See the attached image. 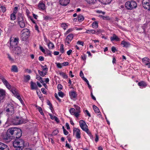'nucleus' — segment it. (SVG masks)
Masks as SVG:
<instances>
[{"mask_svg":"<svg viewBox=\"0 0 150 150\" xmlns=\"http://www.w3.org/2000/svg\"><path fill=\"white\" fill-rule=\"evenodd\" d=\"M7 133L14 139L19 138L22 135L21 130L15 127L9 128L7 130Z\"/></svg>","mask_w":150,"mask_h":150,"instance_id":"nucleus-1","label":"nucleus"},{"mask_svg":"<svg viewBox=\"0 0 150 150\" xmlns=\"http://www.w3.org/2000/svg\"><path fill=\"white\" fill-rule=\"evenodd\" d=\"M19 41V38H14L13 37H11L10 39V49L11 50L13 51L14 48L16 47Z\"/></svg>","mask_w":150,"mask_h":150,"instance_id":"nucleus-2","label":"nucleus"},{"mask_svg":"<svg viewBox=\"0 0 150 150\" xmlns=\"http://www.w3.org/2000/svg\"><path fill=\"white\" fill-rule=\"evenodd\" d=\"M13 146L16 148V150H22L24 146V142L21 139L15 140L13 143Z\"/></svg>","mask_w":150,"mask_h":150,"instance_id":"nucleus-3","label":"nucleus"},{"mask_svg":"<svg viewBox=\"0 0 150 150\" xmlns=\"http://www.w3.org/2000/svg\"><path fill=\"white\" fill-rule=\"evenodd\" d=\"M6 115L8 117L12 115L14 113V107L11 104H9L5 109Z\"/></svg>","mask_w":150,"mask_h":150,"instance_id":"nucleus-4","label":"nucleus"},{"mask_svg":"<svg viewBox=\"0 0 150 150\" xmlns=\"http://www.w3.org/2000/svg\"><path fill=\"white\" fill-rule=\"evenodd\" d=\"M125 5L127 9L130 10L135 8L137 6V3L135 1L132 0L127 1L125 3Z\"/></svg>","mask_w":150,"mask_h":150,"instance_id":"nucleus-5","label":"nucleus"},{"mask_svg":"<svg viewBox=\"0 0 150 150\" xmlns=\"http://www.w3.org/2000/svg\"><path fill=\"white\" fill-rule=\"evenodd\" d=\"M29 30L27 28L24 29L21 31V39L22 41H26L29 36Z\"/></svg>","mask_w":150,"mask_h":150,"instance_id":"nucleus-6","label":"nucleus"},{"mask_svg":"<svg viewBox=\"0 0 150 150\" xmlns=\"http://www.w3.org/2000/svg\"><path fill=\"white\" fill-rule=\"evenodd\" d=\"M18 23L21 28H24L25 27V23L23 16L21 14L18 15Z\"/></svg>","mask_w":150,"mask_h":150,"instance_id":"nucleus-7","label":"nucleus"},{"mask_svg":"<svg viewBox=\"0 0 150 150\" xmlns=\"http://www.w3.org/2000/svg\"><path fill=\"white\" fill-rule=\"evenodd\" d=\"M13 123L14 125H19L23 122V119L21 117H16L11 120Z\"/></svg>","mask_w":150,"mask_h":150,"instance_id":"nucleus-8","label":"nucleus"},{"mask_svg":"<svg viewBox=\"0 0 150 150\" xmlns=\"http://www.w3.org/2000/svg\"><path fill=\"white\" fill-rule=\"evenodd\" d=\"M0 79L1 80L5 86L8 89L10 90L12 88L10 84L4 78V76L2 75H0Z\"/></svg>","mask_w":150,"mask_h":150,"instance_id":"nucleus-9","label":"nucleus"},{"mask_svg":"<svg viewBox=\"0 0 150 150\" xmlns=\"http://www.w3.org/2000/svg\"><path fill=\"white\" fill-rule=\"evenodd\" d=\"M79 124L81 129L85 132L88 131L87 126L85 122L83 120H81L79 121Z\"/></svg>","mask_w":150,"mask_h":150,"instance_id":"nucleus-10","label":"nucleus"},{"mask_svg":"<svg viewBox=\"0 0 150 150\" xmlns=\"http://www.w3.org/2000/svg\"><path fill=\"white\" fill-rule=\"evenodd\" d=\"M73 135H75L77 139L81 138V132L79 129L74 128L73 129Z\"/></svg>","mask_w":150,"mask_h":150,"instance_id":"nucleus-11","label":"nucleus"},{"mask_svg":"<svg viewBox=\"0 0 150 150\" xmlns=\"http://www.w3.org/2000/svg\"><path fill=\"white\" fill-rule=\"evenodd\" d=\"M14 138L12 137L11 136L9 135L7 133L6 135L3 138L4 141L6 143H8L10 142Z\"/></svg>","mask_w":150,"mask_h":150,"instance_id":"nucleus-12","label":"nucleus"},{"mask_svg":"<svg viewBox=\"0 0 150 150\" xmlns=\"http://www.w3.org/2000/svg\"><path fill=\"white\" fill-rule=\"evenodd\" d=\"M142 4L143 7L148 10H149V0H143Z\"/></svg>","mask_w":150,"mask_h":150,"instance_id":"nucleus-13","label":"nucleus"},{"mask_svg":"<svg viewBox=\"0 0 150 150\" xmlns=\"http://www.w3.org/2000/svg\"><path fill=\"white\" fill-rule=\"evenodd\" d=\"M74 36L73 34H70L68 35L66 38L65 43L66 45L69 44L73 39Z\"/></svg>","mask_w":150,"mask_h":150,"instance_id":"nucleus-14","label":"nucleus"},{"mask_svg":"<svg viewBox=\"0 0 150 150\" xmlns=\"http://www.w3.org/2000/svg\"><path fill=\"white\" fill-rule=\"evenodd\" d=\"M74 106L75 110H76V113L75 114V117L77 118H78L80 115V113L81 112V108L78 106L76 105H74Z\"/></svg>","mask_w":150,"mask_h":150,"instance_id":"nucleus-15","label":"nucleus"},{"mask_svg":"<svg viewBox=\"0 0 150 150\" xmlns=\"http://www.w3.org/2000/svg\"><path fill=\"white\" fill-rule=\"evenodd\" d=\"M15 53L18 55H20L22 53V50L19 47H16L14 48V50Z\"/></svg>","mask_w":150,"mask_h":150,"instance_id":"nucleus-16","label":"nucleus"},{"mask_svg":"<svg viewBox=\"0 0 150 150\" xmlns=\"http://www.w3.org/2000/svg\"><path fill=\"white\" fill-rule=\"evenodd\" d=\"M0 150H9V148L7 145L0 142Z\"/></svg>","mask_w":150,"mask_h":150,"instance_id":"nucleus-17","label":"nucleus"},{"mask_svg":"<svg viewBox=\"0 0 150 150\" xmlns=\"http://www.w3.org/2000/svg\"><path fill=\"white\" fill-rule=\"evenodd\" d=\"M9 90L16 97L19 94L17 90L14 87H12Z\"/></svg>","mask_w":150,"mask_h":150,"instance_id":"nucleus-18","label":"nucleus"},{"mask_svg":"<svg viewBox=\"0 0 150 150\" xmlns=\"http://www.w3.org/2000/svg\"><path fill=\"white\" fill-rule=\"evenodd\" d=\"M38 7L40 10H44L45 9V4L43 2L40 1L38 5Z\"/></svg>","mask_w":150,"mask_h":150,"instance_id":"nucleus-19","label":"nucleus"},{"mask_svg":"<svg viewBox=\"0 0 150 150\" xmlns=\"http://www.w3.org/2000/svg\"><path fill=\"white\" fill-rule=\"evenodd\" d=\"M6 92L5 90L2 89H0V99L2 100L5 96Z\"/></svg>","mask_w":150,"mask_h":150,"instance_id":"nucleus-20","label":"nucleus"},{"mask_svg":"<svg viewBox=\"0 0 150 150\" xmlns=\"http://www.w3.org/2000/svg\"><path fill=\"white\" fill-rule=\"evenodd\" d=\"M70 1V0H60L59 3L63 6H66L69 3Z\"/></svg>","mask_w":150,"mask_h":150,"instance_id":"nucleus-21","label":"nucleus"},{"mask_svg":"<svg viewBox=\"0 0 150 150\" xmlns=\"http://www.w3.org/2000/svg\"><path fill=\"white\" fill-rule=\"evenodd\" d=\"M110 40L111 41H119L120 39L115 34H114L112 35V36L110 37Z\"/></svg>","mask_w":150,"mask_h":150,"instance_id":"nucleus-22","label":"nucleus"},{"mask_svg":"<svg viewBox=\"0 0 150 150\" xmlns=\"http://www.w3.org/2000/svg\"><path fill=\"white\" fill-rule=\"evenodd\" d=\"M93 107L95 112L97 113L98 115H100V112L98 108L94 105H93Z\"/></svg>","mask_w":150,"mask_h":150,"instance_id":"nucleus-23","label":"nucleus"},{"mask_svg":"<svg viewBox=\"0 0 150 150\" xmlns=\"http://www.w3.org/2000/svg\"><path fill=\"white\" fill-rule=\"evenodd\" d=\"M149 59L147 57H145L143 58L142 59V62L145 64L146 65H147V64H148L150 61Z\"/></svg>","mask_w":150,"mask_h":150,"instance_id":"nucleus-24","label":"nucleus"},{"mask_svg":"<svg viewBox=\"0 0 150 150\" xmlns=\"http://www.w3.org/2000/svg\"><path fill=\"white\" fill-rule=\"evenodd\" d=\"M30 87L32 90L36 89L37 87L36 84L32 81L30 82Z\"/></svg>","mask_w":150,"mask_h":150,"instance_id":"nucleus-25","label":"nucleus"},{"mask_svg":"<svg viewBox=\"0 0 150 150\" xmlns=\"http://www.w3.org/2000/svg\"><path fill=\"white\" fill-rule=\"evenodd\" d=\"M138 85L141 87H145L146 86V84L144 81H142L139 82Z\"/></svg>","mask_w":150,"mask_h":150,"instance_id":"nucleus-26","label":"nucleus"},{"mask_svg":"<svg viewBox=\"0 0 150 150\" xmlns=\"http://www.w3.org/2000/svg\"><path fill=\"white\" fill-rule=\"evenodd\" d=\"M121 44L123 45V47H128L130 45L129 42L124 40L122 42Z\"/></svg>","mask_w":150,"mask_h":150,"instance_id":"nucleus-27","label":"nucleus"},{"mask_svg":"<svg viewBox=\"0 0 150 150\" xmlns=\"http://www.w3.org/2000/svg\"><path fill=\"white\" fill-rule=\"evenodd\" d=\"M11 71L13 72H17L18 70L17 67L15 65H13L11 67Z\"/></svg>","mask_w":150,"mask_h":150,"instance_id":"nucleus-28","label":"nucleus"},{"mask_svg":"<svg viewBox=\"0 0 150 150\" xmlns=\"http://www.w3.org/2000/svg\"><path fill=\"white\" fill-rule=\"evenodd\" d=\"M47 46L48 48L50 49H53L54 48V46L53 44L50 41L47 44Z\"/></svg>","mask_w":150,"mask_h":150,"instance_id":"nucleus-29","label":"nucleus"},{"mask_svg":"<svg viewBox=\"0 0 150 150\" xmlns=\"http://www.w3.org/2000/svg\"><path fill=\"white\" fill-rule=\"evenodd\" d=\"M69 95L71 98H75L76 96L77 95L75 91H71L69 93Z\"/></svg>","mask_w":150,"mask_h":150,"instance_id":"nucleus-30","label":"nucleus"},{"mask_svg":"<svg viewBox=\"0 0 150 150\" xmlns=\"http://www.w3.org/2000/svg\"><path fill=\"white\" fill-rule=\"evenodd\" d=\"M69 112L72 115H74L75 117V114L76 112H75V108H71L69 110Z\"/></svg>","mask_w":150,"mask_h":150,"instance_id":"nucleus-31","label":"nucleus"},{"mask_svg":"<svg viewBox=\"0 0 150 150\" xmlns=\"http://www.w3.org/2000/svg\"><path fill=\"white\" fill-rule=\"evenodd\" d=\"M92 27L93 28H96L98 26V23L97 21H94L92 24Z\"/></svg>","mask_w":150,"mask_h":150,"instance_id":"nucleus-32","label":"nucleus"},{"mask_svg":"<svg viewBox=\"0 0 150 150\" xmlns=\"http://www.w3.org/2000/svg\"><path fill=\"white\" fill-rule=\"evenodd\" d=\"M59 74L64 79H67L68 78L67 75L63 72L61 71L59 72Z\"/></svg>","mask_w":150,"mask_h":150,"instance_id":"nucleus-33","label":"nucleus"},{"mask_svg":"<svg viewBox=\"0 0 150 150\" xmlns=\"http://www.w3.org/2000/svg\"><path fill=\"white\" fill-rule=\"evenodd\" d=\"M36 79L39 80L41 83H44L42 78L38 74L36 75Z\"/></svg>","mask_w":150,"mask_h":150,"instance_id":"nucleus-34","label":"nucleus"},{"mask_svg":"<svg viewBox=\"0 0 150 150\" xmlns=\"http://www.w3.org/2000/svg\"><path fill=\"white\" fill-rule=\"evenodd\" d=\"M38 71L39 74L40 76H44L46 75L47 72H43V71H41L40 70H38Z\"/></svg>","mask_w":150,"mask_h":150,"instance_id":"nucleus-35","label":"nucleus"},{"mask_svg":"<svg viewBox=\"0 0 150 150\" xmlns=\"http://www.w3.org/2000/svg\"><path fill=\"white\" fill-rule=\"evenodd\" d=\"M78 20L79 22H81L83 21L84 19L83 16L81 15H79L78 16Z\"/></svg>","mask_w":150,"mask_h":150,"instance_id":"nucleus-36","label":"nucleus"},{"mask_svg":"<svg viewBox=\"0 0 150 150\" xmlns=\"http://www.w3.org/2000/svg\"><path fill=\"white\" fill-rule=\"evenodd\" d=\"M86 33H87L90 34H94L95 33V30H87L86 31Z\"/></svg>","mask_w":150,"mask_h":150,"instance_id":"nucleus-37","label":"nucleus"},{"mask_svg":"<svg viewBox=\"0 0 150 150\" xmlns=\"http://www.w3.org/2000/svg\"><path fill=\"white\" fill-rule=\"evenodd\" d=\"M87 2L89 4H95L97 1V0H86Z\"/></svg>","mask_w":150,"mask_h":150,"instance_id":"nucleus-38","label":"nucleus"},{"mask_svg":"<svg viewBox=\"0 0 150 150\" xmlns=\"http://www.w3.org/2000/svg\"><path fill=\"white\" fill-rule=\"evenodd\" d=\"M15 14L12 13L10 16L11 19L12 20H14L16 19V16Z\"/></svg>","mask_w":150,"mask_h":150,"instance_id":"nucleus-39","label":"nucleus"},{"mask_svg":"<svg viewBox=\"0 0 150 150\" xmlns=\"http://www.w3.org/2000/svg\"><path fill=\"white\" fill-rule=\"evenodd\" d=\"M41 68L42 69V70L43 71H46L45 72H47L48 70V68H47L46 65H45V66L43 65H41Z\"/></svg>","mask_w":150,"mask_h":150,"instance_id":"nucleus-40","label":"nucleus"},{"mask_svg":"<svg viewBox=\"0 0 150 150\" xmlns=\"http://www.w3.org/2000/svg\"><path fill=\"white\" fill-rule=\"evenodd\" d=\"M38 109L41 114L43 115L44 113L43 112L42 108L40 107H38Z\"/></svg>","mask_w":150,"mask_h":150,"instance_id":"nucleus-41","label":"nucleus"},{"mask_svg":"<svg viewBox=\"0 0 150 150\" xmlns=\"http://www.w3.org/2000/svg\"><path fill=\"white\" fill-rule=\"evenodd\" d=\"M60 52L62 53L64 52V45L63 44H62L60 46Z\"/></svg>","mask_w":150,"mask_h":150,"instance_id":"nucleus-42","label":"nucleus"},{"mask_svg":"<svg viewBox=\"0 0 150 150\" xmlns=\"http://www.w3.org/2000/svg\"><path fill=\"white\" fill-rule=\"evenodd\" d=\"M100 17L102 18L103 19L105 20H108L110 19L109 17L107 16H100Z\"/></svg>","mask_w":150,"mask_h":150,"instance_id":"nucleus-43","label":"nucleus"},{"mask_svg":"<svg viewBox=\"0 0 150 150\" xmlns=\"http://www.w3.org/2000/svg\"><path fill=\"white\" fill-rule=\"evenodd\" d=\"M58 94L59 96L62 97L63 98L64 97V93L62 92V91H60L58 93Z\"/></svg>","mask_w":150,"mask_h":150,"instance_id":"nucleus-44","label":"nucleus"},{"mask_svg":"<svg viewBox=\"0 0 150 150\" xmlns=\"http://www.w3.org/2000/svg\"><path fill=\"white\" fill-rule=\"evenodd\" d=\"M43 18L46 21L49 20L51 18L49 16H44Z\"/></svg>","mask_w":150,"mask_h":150,"instance_id":"nucleus-45","label":"nucleus"},{"mask_svg":"<svg viewBox=\"0 0 150 150\" xmlns=\"http://www.w3.org/2000/svg\"><path fill=\"white\" fill-rule=\"evenodd\" d=\"M56 64L57 65V67L59 68H61L62 67V64L59 63H56Z\"/></svg>","mask_w":150,"mask_h":150,"instance_id":"nucleus-46","label":"nucleus"},{"mask_svg":"<svg viewBox=\"0 0 150 150\" xmlns=\"http://www.w3.org/2000/svg\"><path fill=\"white\" fill-rule=\"evenodd\" d=\"M61 27L64 30L66 29V28L67 27V25L64 23H62L61 24Z\"/></svg>","mask_w":150,"mask_h":150,"instance_id":"nucleus-47","label":"nucleus"},{"mask_svg":"<svg viewBox=\"0 0 150 150\" xmlns=\"http://www.w3.org/2000/svg\"><path fill=\"white\" fill-rule=\"evenodd\" d=\"M1 11L3 13H4L6 11V9L5 7L1 6Z\"/></svg>","mask_w":150,"mask_h":150,"instance_id":"nucleus-48","label":"nucleus"},{"mask_svg":"<svg viewBox=\"0 0 150 150\" xmlns=\"http://www.w3.org/2000/svg\"><path fill=\"white\" fill-rule=\"evenodd\" d=\"M83 80L86 82V83H87V84H88V87L89 88H90L91 87V86L89 84V82L87 80V79L86 78H84L83 79Z\"/></svg>","mask_w":150,"mask_h":150,"instance_id":"nucleus-49","label":"nucleus"},{"mask_svg":"<svg viewBox=\"0 0 150 150\" xmlns=\"http://www.w3.org/2000/svg\"><path fill=\"white\" fill-rule=\"evenodd\" d=\"M58 133V131L57 129L54 130L52 132V134L54 135H56Z\"/></svg>","mask_w":150,"mask_h":150,"instance_id":"nucleus-50","label":"nucleus"},{"mask_svg":"<svg viewBox=\"0 0 150 150\" xmlns=\"http://www.w3.org/2000/svg\"><path fill=\"white\" fill-rule=\"evenodd\" d=\"M62 86L60 84H58L57 86V88L58 91H60L62 88Z\"/></svg>","mask_w":150,"mask_h":150,"instance_id":"nucleus-51","label":"nucleus"},{"mask_svg":"<svg viewBox=\"0 0 150 150\" xmlns=\"http://www.w3.org/2000/svg\"><path fill=\"white\" fill-rule=\"evenodd\" d=\"M18 7H15L14 9L13 12V13L16 14L18 10Z\"/></svg>","mask_w":150,"mask_h":150,"instance_id":"nucleus-52","label":"nucleus"},{"mask_svg":"<svg viewBox=\"0 0 150 150\" xmlns=\"http://www.w3.org/2000/svg\"><path fill=\"white\" fill-rule=\"evenodd\" d=\"M54 96L55 97L59 102L61 101V100L58 97L57 94L56 93H55Z\"/></svg>","mask_w":150,"mask_h":150,"instance_id":"nucleus-53","label":"nucleus"},{"mask_svg":"<svg viewBox=\"0 0 150 150\" xmlns=\"http://www.w3.org/2000/svg\"><path fill=\"white\" fill-rule=\"evenodd\" d=\"M81 59L84 61H85L86 59V57L85 54H84L81 57Z\"/></svg>","mask_w":150,"mask_h":150,"instance_id":"nucleus-54","label":"nucleus"},{"mask_svg":"<svg viewBox=\"0 0 150 150\" xmlns=\"http://www.w3.org/2000/svg\"><path fill=\"white\" fill-rule=\"evenodd\" d=\"M40 49L43 53H45V50L41 46H40Z\"/></svg>","mask_w":150,"mask_h":150,"instance_id":"nucleus-55","label":"nucleus"},{"mask_svg":"<svg viewBox=\"0 0 150 150\" xmlns=\"http://www.w3.org/2000/svg\"><path fill=\"white\" fill-rule=\"evenodd\" d=\"M111 50L114 53L117 50L116 48L115 47L113 46L111 48Z\"/></svg>","mask_w":150,"mask_h":150,"instance_id":"nucleus-56","label":"nucleus"},{"mask_svg":"<svg viewBox=\"0 0 150 150\" xmlns=\"http://www.w3.org/2000/svg\"><path fill=\"white\" fill-rule=\"evenodd\" d=\"M77 43L78 45H80L83 46V45L84 43L82 41H79L77 42Z\"/></svg>","mask_w":150,"mask_h":150,"instance_id":"nucleus-57","label":"nucleus"},{"mask_svg":"<svg viewBox=\"0 0 150 150\" xmlns=\"http://www.w3.org/2000/svg\"><path fill=\"white\" fill-rule=\"evenodd\" d=\"M41 91L43 93L45 94H47L46 91L44 88H42L41 89Z\"/></svg>","mask_w":150,"mask_h":150,"instance_id":"nucleus-58","label":"nucleus"},{"mask_svg":"<svg viewBox=\"0 0 150 150\" xmlns=\"http://www.w3.org/2000/svg\"><path fill=\"white\" fill-rule=\"evenodd\" d=\"M69 63L67 62H64L62 63V66H66L68 65Z\"/></svg>","mask_w":150,"mask_h":150,"instance_id":"nucleus-59","label":"nucleus"},{"mask_svg":"<svg viewBox=\"0 0 150 150\" xmlns=\"http://www.w3.org/2000/svg\"><path fill=\"white\" fill-rule=\"evenodd\" d=\"M25 78L27 81H28L30 79V76L29 75H27L25 76Z\"/></svg>","mask_w":150,"mask_h":150,"instance_id":"nucleus-60","label":"nucleus"},{"mask_svg":"<svg viewBox=\"0 0 150 150\" xmlns=\"http://www.w3.org/2000/svg\"><path fill=\"white\" fill-rule=\"evenodd\" d=\"M72 52V50L70 49L69 50L67 51V54L68 55H70L71 54V53Z\"/></svg>","mask_w":150,"mask_h":150,"instance_id":"nucleus-61","label":"nucleus"},{"mask_svg":"<svg viewBox=\"0 0 150 150\" xmlns=\"http://www.w3.org/2000/svg\"><path fill=\"white\" fill-rule=\"evenodd\" d=\"M39 60L40 61H43L44 60V58L42 56H40L39 57Z\"/></svg>","mask_w":150,"mask_h":150,"instance_id":"nucleus-62","label":"nucleus"},{"mask_svg":"<svg viewBox=\"0 0 150 150\" xmlns=\"http://www.w3.org/2000/svg\"><path fill=\"white\" fill-rule=\"evenodd\" d=\"M99 139V137L98 136L97 134H96V137L95 139V141L96 142H97Z\"/></svg>","mask_w":150,"mask_h":150,"instance_id":"nucleus-63","label":"nucleus"},{"mask_svg":"<svg viewBox=\"0 0 150 150\" xmlns=\"http://www.w3.org/2000/svg\"><path fill=\"white\" fill-rule=\"evenodd\" d=\"M65 146L67 147L68 148H69V149H70L71 148V146L68 143H66V145H65Z\"/></svg>","mask_w":150,"mask_h":150,"instance_id":"nucleus-64","label":"nucleus"}]
</instances>
